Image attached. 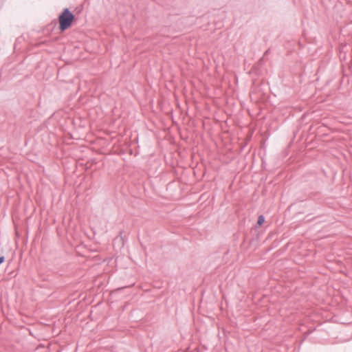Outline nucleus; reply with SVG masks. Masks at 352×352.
Returning a JSON list of instances; mask_svg holds the SVG:
<instances>
[{"instance_id":"1","label":"nucleus","mask_w":352,"mask_h":352,"mask_svg":"<svg viewBox=\"0 0 352 352\" xmlns=\"http://www.w3.org/2000/svg\"><path fill=\"white\" fill-rule=\"evenodd\" d=\"M75 15L69 8H65L58 16L59 30L63 32L71 27Z\"/></svg>"},{"instance_id":"2","label":"nucleus","mask_w":352,"mask_h":352,"mask_svg":"<svg viewBox=\"0 0 352 352\" xmlns=\"http://www.w3.org/2000/svg\"><path fill=\"white\" fill-rule=\"evenodd\" d=\"M265 221V218L263 215H260L258 217V220H257V226H261L263 222Z\"/></svg>"},{"instance_id":"3","label":"nucleus","mask_w":352,"mask_h":352,"mask_svg":"<svg viewBox=\"0 0 352 352\" xmlns=\"http://www.w3.org/2000/svg\"><path fill=\"white\" fill-rule=\"evenodd\" d=\"M5 260V257L4 256H0V264H1Z\"/></svg>"},{"instance_id":"4","label":"nucleus","mask_w":352,"mask_h":352,"mask_svg":"<svg viewBox=\"0 0 352 352\" xmlns=\"http://www.w3.org/2000/svg\"><path fill=\"white\" fill-rule=\"evenodd\" d=\"M4 1L5 0H0V6H1Z\"/></svg>"},{"instance_id":"5","label":"nucleus","mask_w":352,"mask_h":352,"mask_svg":"<svg viewBox=\"0 0 352 352\" xmlns=\"http://www.w3.org/2000/svg\"><path fill=\"white\" fill-rule=\"evenodd\" d=\"M265 54H269V50H267V51L265 52Z\"/></svg>"}]
</instances>
